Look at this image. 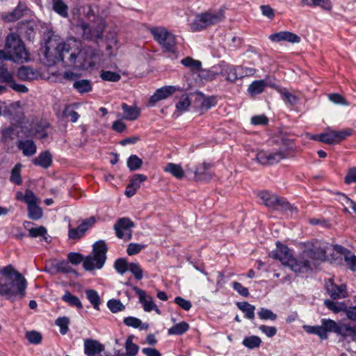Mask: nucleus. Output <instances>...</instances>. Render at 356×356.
<instances>
[{"label": "nucleus", "mask_w": 356, "mask_h": 356, "mask_svg": "<svg viewBox=\"0 0 356 356\" xmlns=\"http://www.w3.org/2000/svg\"><path fill=\"white\" fill-rule=\"evenodd\" d=\"M287 266L295 273L298 274L305 273L310 270L312 268V264L307 258L302 259V253L298 259L293 257Z\"/></svg>", "instance_id": "17"}, {"label": "nucleus", "mask_w": 356, "mask_h": 356, "mask_svg": "<svg viewBox=\"0 0 356 356\" xmlns=\"http://www.w3.org/2000/svg\"><path fill=\"white\" fill-rule=\"evenodd\" d=\"M191 100L189 99L188 95L184 94L182 95L176 104V110L179 113L177 114L179 115L180 113L186 111L191 105Z\"/></svg>", "instance_id": "41"}, {"label": "nucleus", "mask_w": 356, "mask_h": 356, "mask_svg": "<svg viewBox=\"0 0 356 356\" xmlns=\"http://www.w3.org/2000/svg\"><path fill=\"white\" fill-rule=\"evenodd\" d=\"M26 287L24 277L11 265L0 268V296L12 300L23 298Z\"/></svg>", "instance_id": "2"}, {"label": "nucleus", "mask_w": 356, "mask_h": 356, "mask_svg": "<svg viewBox=\"0 0 356 356\" xmlns=\"http://www.w3.org/2000/svg\"><path fill=\"white\" fill-rule=\"evenodd\" d=\"M122 108L124 113V116L122 117L124 120L134 121L136 120L140 115V110L136 106H129L123 103L122 104Z\"/></svg>", "instance_id": "30"}, {"label": "nucleus", "mask_w": 356, "mask_h": 356, "mask_svg": "<svg viewBox=\"0 0 356 356\" xmlns=\"http://www.w3.org/2000/svg\"><path fill=\"white\" fill-rule=\"evenodd\" d=\"M47 232V229L43 226L33 227L29 229V236L32 238L42 236L45 241H48Z\"/></svg>", "instance_id": "49"}, {"label": "nucleus", "mask_w": 356, "mask_h": 356, "mask_svg": "<svg viewBox=\"0 0 356 356\" xmlns=\"http://www.w3.org/2000/svg\"><path fill=\"white\" fill-rule=\"evenodd\" d=\"M277 250L270 252V257L279 260L282 265L288 266L293 257L290 250L285 245H281L279 242L277 243Z\"/></svg>", "instance_id": "19"}, {"label": "nucleus", "mask_w": 356, "mask_h": 356, "mask_svg": "<svg viewBox=\"0 0 356 356\" xmlns=\"http://www.w3.org/2000/svg\"><path fill=\"white\" fill-rule=\"evenodd\" d=\"M351 134L352 130L350 129L340 131L328 130L324 133L314 136L313 138L328 145H332L339 143L345 140L348 136H350Z\"/></svg>", "instance_id": "12"}, {"label": "nucleus", "mask_w": 356, "mask_h": 356, "mask_svg": "<svg viewBox=\"0 0 356 356\" xmlns=\"http://www.w3.org/2000/svg\"><path fill=\"white\" fill-rule=\"evenodd\" d=\"M325 307L334 314L344 312L346 310L347 304L345 302H339L332 300H325L324 301Z\"/></svg>", "instance_id": "31"}, {"label": "nucleus", "mask_w": 356, "mask_h": 356, "mask_svg": "<svg viewBox=\"0 0 356 356\" xmlns=\"http://www.w3.org/2000/svg\"><path fill=\"white\" fill-rule=\"evenodd\" d=\"M242 343L249 349H254L261 346V340L258 336L252 335L244 338Z\"/></svg>", "instance_id": "45"}, {"label": "nucleus", "mask_w": 356, "mask_h": 356, "mask_svg": "<svg viewBox=\"0 0 356 356\" xmlns=\"http://www.w3.org/2000/svg\"><path fill=\"white\" fill-rule=\"evenodd\" d=\"M108 309L113 313H117L124 309V306L119 300L112 299L107 302Z\"/></svg>", "instance_id": "56"}, {"label": "nucleus", "mask_w": 356, "mask_h": 356, "mask_svg": "<svg viewBox=\"0 0 356 356\" xmlns=\"http://www.w3.org/2000/svg\"><path fill=\"white\" fill-rule=\"evenodd\" d=\"M62 300L68 303L70 306L76 307L78 309H82L83 305L78 297L72 295L69 291H66L62 297Z\"/></svg>", "instance_id": "43"}, {"label": "nucleus", "mask_w": 356, "mask_h": 356, "mask_svg": "<svg viewBox=\"0 0 356 356\" xmlns=\"http://www.w3.org/2000/svg\"><path fill=\"white\" fill-rule=\"evenodd\" d=\"M1 134V141L4 143H8L14 139V130L11 127L3 129Z\"/></svg>", "instance_id": "61"}, {"label": "nucleus", "mask_w": 356, "mask_h": 356, "mask_svg": "<svg viewBox=\"0 0 356 356\" xmlns=\"http://www.w3.org/2000/svg\"><path fill=\"white\" fill-rule=\"evenodd\" d=\"M6 50L8 51L11 60L24 62L29 60V54L24 44L17 34L10 33L6 38Z\"/></svg>", "instance_id": "6"}, {"label": "nucleus", "mask_w": 356, "mask_h": 356, "mask_svg": "<svg viewBox=\"0 0 356 356\" xmlns=\"http://www.w3.org/2000/svg\"><path fill=\"white\" fill-rule=\"evenodd\" d=\"M29 10L24 3L19 2L17 7L11 12L4 15L3 19L7 22H13L29 14Z\"/></svg>", "instance_id": "23"}, {"label": "nucleus", "mask_w": 356, "mask_h": 356, "mask_svg": "<svg viewBox=\"0 0 356 356\" xmlns=\"http://www.w3.org/2000/svg\"><path fill=\"white\" fill-rule=\"evenodd\" d=\"M154 40L167 51H174L176 45L175 35L164 27H154L151 29Z\"/></svg>", "instance_id": "10"}, {"label": "nucleus", "mask_w": 356, "mask_h": 356, "mask_svg": "<svg viewBox=\"0 0 356 356\" xmlns=\"http://www.w3.org/2000/svg\"><path fill=\"white\" fill-rule=\"evenodd\" d=\"M39 54L46 65L62 62L65 66L82 70L93 68L98 58V54L94 49L83 47L80 41L73 38L63 41L56 36L46 42L40 49Z\"/></svg>", "instance_id": "1"}, {"label": "nucleus", "mask_w": 356, "mask_h": 356, "mask_svg": "<svg viewBox=\"0 0 356 356\" xmlns=\"http://www.w3.org/2000/svg\"><path fill=\"white\" fill-rule=\"evenodd\" d=\"M81 28L83 29V35L87 39H97L101 38L102 36L103 31L104 29V23L102 20H100L99 24H98L97 27L92 30L90 25L87 24H83L81 25Z\"/></svg>", "instance_id": "25"}, {"label": "nucleus", "mask_w": 356, "mask_h": 356, "mask_svg": "<svg viewBox=\"0 0 356 356\" xmlns=\"http://www.w3.org/2000/svg\"><path fill=\"white\" fill-rule=\"evenodd\" d=\"M25 337L30 343L35 345L40 343L42 339L41 333L35 330L27 331Z\"/></svg>", "instance_id": "50"}, {"label": "nucleus", "mask_w": 356, "mask_h": 356, "mask_svg": "<svg viewBox=\"0 0 356 356\" xmlns=\"http://www.w3.org/2000/svg\"><path fill=\"white\" fill-rule=\"evenodd\" d=\"M48 126L49 124L47 122H33L30 130V134L38 138H46L47 136L46 129L48 127Z\"/></svg>", "instance_id": "27"}, {"label": "nucleus", "mask_w": 356, "mask_h": 356, "mask_svg": "<svg viewBox=\"0 0 356 356\" xmlns=\"http://www.w3.org/2000/svg\"><path fill=\"white\" fill-rule=\"evenodd\" d=\"M330 245L328 243L315 241L304 243L302 249V259L307 258L311 261H325L326 259V252L328 250Z\"/></svg>", "instance_id": "7"}, {"label": "nucleus", "mask_w": 356, "mask_h": 356, "mask_svg": "<svg viewBox=\"0 0 356 356\" xmlns=\"http://www.w3.org/2000/svg\"><path fill=\"white\" fill-rule=\"evenodd\" d=\"M258 196L268 207L277 210H294L297 212L296 209L293 208L285 199L270 194L268 191H261Z\"/></svg>", "instance_id": "11"}, {"label": "nucleus", "mask_w": 356, "mask_h": 356, "mask_svg": "<svg viewBox=\"0 0 356 356\" xmlns=\"http://www.w3.org/2000/svg\"><path fill=\"white\" fill-rule=\"evenodd\" d=\"M225 19V10L222 8L217 10H208L195 15L190 24L193 32L200 31L208 26L215 25Z\"/></svg>", "instance_id": "4"}, {"label": "nucleus", "mask_w": 356, "mask_h": 356, "mask_svg": "<svg viewBox=\"0 0 356 356\" xmlns=\"http://www.w3.org/2000/svg\"><path fill=\"white\" fill-rule=\"evenodd\" d=\"M22 167L21 163H17L11 170L10 181L16 185H20L22 183L21 177Z\"/></svg>", "instance_id": "44"}, {"label": "nucleus", "mask_w": 356, "mask_h": 356, "mask_svg": "<svg viewBox=\"0 0 356 356\" xmlns=\"http://www.w3.org/2000/svg\"><path fill=\"white\" fill-rule=\"evenodd\" d=\"M134 222L128 218H121L114 225V229L118 238L130 240L132 236L131 228Z\"/></svg>", "instance_id": "15"}, {"label": "nucleus", "mask_w": 356, "mask_h": 356, "mask_svg": "<svg viewBox=\"0 0 356 356\" xmlns=\"http://www.w3.org/2000/svg\"><path fill=\"white\" fill-rule=\"evenodd\" d=\"M278 91L281 95L282 99L289 105L293 106L298 102V97L289 92L286 88H280Z\"/></svg>", "instance_id": "46"}, {"label": "nucleus", "mask_w": 356, "mask_h": 356, "mask_svg": "<svg viewBox=\"0 0 356 356\" xmlns=\"http://www.w3.org/2000/svg\"><path fill=\"white\" fill-rule=\"evenodd\" d=\"M86 296L88 301L93 306V308L99 310L101 300L98 293L94 289H87L86 291Z\"/></svg>", "instance_id": "40"}, {"label": "nucleus", "mask_w": 356, "mask_h": 356, "mask_svg": "<svg viewBox=\"0 0 356 356\" xmlns=\"http://www.w3.org/2000/svg\"><path fill=\"white\" fill-rule=\"evenodd\" d=\"M258 316L259 318L263 321L270 320L273 321H275L277 317V314L273 313L271 310L266 308H261L258 312Z\"/></svg>", "instance_id": "54"}, {"label": "nucleus", "mask_w": 356, "mask_h": 356, "mask_svg": "<svg viewBox=\"0 0 356 356\" xmlns=\"http://www.w3.org/2000/svg\"><path fill=\"white\" fill-rule=\"evenodd\" d=\"M321 323V325H304L302 328L307 334L317 335L322 340L328 338V332H334L344 339L349 337L356 342V325L337 323L330 318H322Z\"/></svg>", "instance_id": "3"}, {"label": "nucleus", "mask_w": 356, "mask_h": 356, "mask_svg": "<svg viewBox=\"0 0 356 356\" xmlns=\"http://www.w3.org/2000/svg\"><path fill=\"white\" fill-rule=\"evenodd\" d=\"M302 3L309 6H321L325 10H330L332 8L329 0H302Z\"/></svg>", "instance_id": "47"}, {"label": "nucleus", "mask_w": 356, "mask_h": 356, "mask_svg": "<svg viewBox=\"0 0 356 356\" xmlns=\"http://www.w3.org/2000/svg\"><path fill=\"white\" fill-rule=\"evenodd\" d=\"M124 348L126 356H136L139 350V346L133 343V336L128 337L125 341Z\"/></svg>", "instance_id": "42"}, {"label": "nucleus", "mask_w": 356, "mask_h": 356, "mask_svg": "<svg viewBox=\"0 0 356 356\" xmlns=\"http://www.w3.org/2000/svg\"><path fill=\"white\" fill-rule=\"evenodd\" d=\"M268 38L273 42H287L292 44L299 43L300 38L290 31H280L269 35Z\"/></svg>", "instance_id": "22"}, {"label": "nucleus", "mask_w": 356, "mask_h": 356, "mask_svg": "<svg viewBox=\"0 0 356 356\" xmlns=\"http://www.w3.org/2000/svg\"><path fill=\"white\" fill-rule=\"evenodd\" d=\"M327 292L333 299H343L348 296L347 286L345 284L337 285L332 280H330L325 284Z\"/></svg>", "instance_id": "18"}, {"label": "nucleus", "mask_w": 356, "mask_h": 356, "mask_svg": "<svg viewBox=\"0 0 356 356\" xmlns=\"http://www.w3.org/2000/svg\"><path fill=\"white\" fill-rule=\"evenodd\" d=\"M142 164V160L136 155L130 156L127 160V166L131 171L139 169Z\"/></svg>", "instance_id": "53"}, {"label": "nucleus", "mask_w": 356, "mask_h": 356, "mask_svg": "<svg viewBox=\"0 0 356 356\" xmlns=\"http://www.w3.org/2000/svg\"><path fill=\"white\" fill-rule=\"evenodd\" d=\"M69 319L67 317H60L56 319V325L60 327L62 334H65L68 331Z\"/></svg>", "instance_id": "60"}, {"label": "nucleus", "mask_w": 356, "mask_h": 356, "mask_svg": "<svg viewBox=\"0 0 356 356\" xmlns=\"http://www.w3.org/2000/svg\"><path fill=\"white\" fill-rule=\"evenodd\" d=\"M133 290L138 295L139 301L142 304L143 309L147 312L155 311L158 314H161L160 309L154 304L151 296L146 294L145 291L137 286H134Z\"/></svg>", "instance_id": "16"}, {"label": "nucleus", "mask_w": 356, "mask_h": 356, "mask_svg": "<svg viewBox=\"0 0 356 356\" xmlns=\"http://www.w3.org/2000/svg\"><path fill=\"white\" fill-rule=\"evenodd\" d=\"M129 264L124 259H118L115 261L114 268L116 271L123 275L129 270Z\"/></svg>", "instance_id": "55"}, {"label": "nucleus", "mask_w": 356, "mask_h": 356, "mask_svg": "<svg viewBox=\"0 0 356 356\" xmlns=\"http://www.w3.org/2000/svg\"><path fill=\"white\" fill-rule=\"evenodd\" d=\"M267 86V83L264 80H257L253 81L248 88V92L254 96L261 94Z\"/></svg>", "instance_id": "32"}, {"label": "nucleus", "mask_w": 356, "mask_h": 356, "mask_svg": "<svg viewBox=\"0 0 356 356\" xmlns=\"http://www.w3.org/2000/svg\"><path fill=\"white\" fill-rule=\"evenodd\" d=\"M259 330L264 333L267 337H273L277 334V328L273 326H267L261 325L259 327Z\"/></svg>", "instance_id": "62"}, {"label": "nucleus", "mask_w": 356, "mask_h": 356, "mask_svg": "<svg viewBox=\"0 0 356 356\" xmlns=\"http://www.w3.org/2000/svg\"><path fill=\"white\" fill-rule=\"evenodd\" d=\"M37 72L27 66L19 67L17 72V77L22 81H30L36 79Z\"/></svg>", "instance_id": "29"}, {"label": "nucleus", "mask_w": 356, "mask_h": 356, "mask_svg": "<svg viewBox=\"0 0 356 356\" xmlns=\"http://www.w3.org/2000/svg\"><path fill=\"white\" fill-rule=\"evenodd\" d=\"M53 10L63 17L68 16V7L63 0H52Z\"/></svg>", "instance_id": "37"}, {"label": "nucleus", "mask_w": 356, "mask_h": 356, "mask_svg": "<svg viewBox=\"0 0 356 356\" xmlns=\"http://www.w3.org/2000/svg\"><path fill=\"white\" fill-rule=\"evenodd\" d=\"M344 260L351 270H356V256L354 254L346 250L344 253Z\"/></svg>", "instance_id": "58"}, {"label": "nucleus", "mask_w": 356, "mask_h": 356, "mask_svg": "<svg viewBox=\"0 0 356 356\" xmlns=\"http://www.w3.org/2000/svg\"><path fill=\"white\" fill-rule=\"evenodd\" d=\"M95 218L94 217H90L84 220L76 228H70L68 232L69 238L73 240H78L81 238L85 234L86 231L95 223Z\"/></svg>", "instance_id": "20"}, {"label": "nucleus", "mask_w": 356, "mask_h": 356, "mask_svg": "<svg viewBox=\"0 0 356 356\" xmlns=\"http://www.w3.org/2000/svg\"><path fill=\"white\" fill-rule=\"evenodd\" d=\"M100 77L104 81L112 82H117L121 79L120 74L115 72L106 70H102L101 72Z\"/></svg>", "instance_id": "51"}, {"label": "nucleus", "mask_w": 356, "mask_h": 356, "mask_svg": "<svg viewBox=\"0 0 356 356\" xmlns=\"http://www.w3.org/2000/svg\"><path fill=\"white\" fill-rule=\"evenodd\" d=\"M238 308L245 314V317L248 319L254 318L255 307L247 302H237Z\"/></svg>", "instance_id": "38"}, {"label": "nucleus", "mask_w": 356, "mask_h": 356, "mask_svg": "<svg viewBox=\"0 0 356 356\" xmlns=\"http://www.w3.org/2000/svg\"><path fill=\"white\" fill-rule=\"evenodd\" d=\"M123 322L126 325H127L129 327H132L134 328H137V327H139L140 326H141V327H140L141 330H146L148 327L147 324L142 325V322L140 319L133 317V316H129V317L124 318L123 320Z\"/></svg>", "instance_id": "48"}, {"label": "nucleus", "mask_w": 356, "mask_h": 356, "mask_svg": "<svg viewBox=\"0 0 356 356\" xmlns=\"http://www.w3.org/2000/svg\"><path fill=\"white\" fill-rule=\"evenodd\" d=\"M137 280H140L143 277V271L138 264L130 263L129 270Z\"/></svg>", "instance_id": "57"}, {"label": "nucleus", "mask_w": 356, "mask_h": 356, "mask_svg": "<svg viewBox=\"0 0 356 356\" xmlns=\"http://www.w3.org/2000/svg\"><path fill=\"white\" fill-rule=\"evenodd\" d=\"M175 302L177 305H179L181 308H182L183 309H184L186 311L190 310L192 307L191 302L189 300H186L179 296L176 297L175 298Z\"/></svg>", "instance_id": "64"}, {"label": "nucleus", "mask_w": 356, "mask_h": 356, "mask_svg": "<svg viewBox=\"0 0 356 356\" xmlns=\"http://www.w3.org/2000/svg\"><path fill=\"white\" fill-rule=\"evenodd\" d=\"M33 162L35 165L47 168L51 165L52 162L51 155L48 152H42L36 157Z\"/></svg>", "instance_id": "33"}, {"label": "nucleus", "mask_w": 356, "mask_h": 356, "mask_svg": "<svg viewBox=\"0 0 356 356\" xmlns=\"http://www.w3.org/2000/svg\"><path fill=\"white\" fill-rule=\"evenodd\" d=\"M107 248L103 241L96 242L93 245V250L91 254L87 256L83 260V268L88 271L95 269H101L106 261Z\"/></svg>", "instance_id": "5"}, {"label": "nucleus", "mask_w": 356, "mask_h": 356, "mask_svg": "<svg viewBox=\"0 0 356 356\" xmlns=\"http://www.w3.org/2000/svg\"><path fill=\"white\" fill-rule=\"evenodd\" d=\"M179 90V87L173 86H167L159 88L154 95L150 97L149 104L154 106L156 102L165 99L172 95L175 91Z\"/></svg>", "instance_id": "21"}, {"label": "nucleus", "mask_w": 356, "mask_h": 356, "mask_svg": "<svg viewBox=\"0 0 356 356\" xmlns=\"http://www.w3.org/2000/svg\"><path fill=\"white\" fill-rule=\"evenodd\" d=\"M189 329V325L185 321L180 322L174 325L168 330L169 335H181L186 332Z\"/></svg>", "instance_id": "36"}, {"label": "nucleus", "mask_w": 356, "mask_h": 356, "mask_svg": "<svg viewBox=\"0 0 356 356\" xmlns=\"http://www.w3.org/2000/svg\"><path fill=\"white\" fill-rule=\"evenodd\" d=\"M17 147L22 151L24 156H30L36 152V145L30 140H20L17 144Z\"/></svg>", "instance_id": "28"}, {"label": "nucleus", "mask_w": 356, "mask_h": 356, "mask_svg": "<svg viewBox=\"0 0 356 356\" xmlns=\"http://www.w3.org/2000/svg\"><path fill=\"white\" fill-rule=\"evenodd\" d=\"M16 199L27 204L28 216L30 219L38 220L42 218L43 212L39 207L40 200L32 191L26 189L24 193L21 191L17 192Z\"/></svg>", "instance_id": "8"}, {"label": "nucleus", "mask_w": 356, "mask_h": 356, "mask_svg": "<svg viewBox=\"0 0 356 356\" xmlns=\"http://www.w3.org/2000/svg\"><path fill=\"white\" fill-rule=\"evenodd\" d=\"M15 75L13 70H9L5 65H0V83L7 85L15 91L26 92L28 88L24 85L17 83Z\"/></svg>", "instance_id": "14"}, {"label": "nucleus", "mask_w": 356, "mask_h": 356, "mask_svg": "<svg viewBox=\"0 0 356 356\" xmlns=\"http://www.w3.org/2000/svg\"><path fill=\"white\" fill-rule=\"evenodd\" d=\"M209 167V165L206 163L197 167L194 172L195 179L200 181H208L211 179V175L207 171Z\"/></svg>", "instance_id": "35"}, {"label": "nucleus", "mask_w": 356, "mask_h": 356, "mask_svg": "<svg viewBox=\"0 0 356 356\" xmlns=\"http://www.w3.org/2000/svg\"><path fill=\"white\" fill-rule=\"evenodd\" d=\"M145 245L138 243H130L127 249V252L129 255H134L139 253Z\"/></svg>", "instance_id": "63"}, {"label": "nucleus", "mask_w": 356, "mask_h": 356, "mask_svg": "<svg viewBox=\"0 0 356 356\" xmlns=\"http://www.w3.org/2000/svg\"><path fill=\"white\" fill-rule=\"evenodd\" d=\"M209 77L213 80L220 75L225 81L234 83L238 80L236 65H233L225 61L213 66L208 72Z\"/></svg>", "instance_id": "9"}, {"label": "nucleus", "mask_w": 356, "mask_h": 356, "mask_svg": "<svg viewBox=\"0 0 356 356\" xmlns=\"http://www.w3.org/2000/svg\"><path fill=\"white\" fill-rule=\"evenodd\" d=\"M73 88L79 94H86L92 90V83L88 79H76L73 83Z\"/></svg>", "instance_id": "26"}, {"label": "nucleus", "mask_w": 356, "mask_h": 356, "mask_svg": "<svg viewBox=\"0 0 356 356\" xmlns=\"http://www.w3.org/2000/svg\"><path fill=\"white\" fill-rule=\"evenodd\" d=\"M238 79L245 76H250L254 74L256 70L252 67L236 65Z\"/></svg>", "instance_id": "52"}, {"label": "nucleus", "mask_w": 356, "mask_h": 356, "mask_svg": "<svg viewBox=\"0 0 356 356\" xmlns=\"http://www.w3.org/2000/svg\"><path fill=\"white\" fill-rule=\"evenodd\" d=\"M84 353L87 356H95L96 355L102 353L104 349V346L99 341L92 339H86L84 340Z\"/></svg>", "instance_id": "24"}, {"label": "nucleus", "mask_w": 356, "mask_h": 356, "mask_svg": "<svg viewBox=\"0 0 356 356\" xmlns=\"http://www.w3.org/2000/svg\"><path fill=\"white\" fill-rule=\"evenodd\" d=\"M181 63L186 67L189 68L193 72H198L201 70L202 63L198 60L193 59L191 57H186L181 60Z\"/></svg>", "instance_id": "39"}, {"label": "nucleus", "mask_w": 356, "mask_h": 356, "mask_svg": "<svg viewBox=\"0 0 356 356\" xmlns=\"http://www.w3.org/2000/svg\"><path fill=\"white\" fill-rule=\"evenodd\" d=\"M147 179V177L143 174H136L133 176L130 180L129 184L131 187L134 189H138L140 187V184Z\"/></svg>", "instance_id": "59"}, {"label": "nucleus", "mask_w": 356, "mask_h": 356, "mask_svg": "<svg viewBox=\"0 0 356 356\" xmlns=\"http://www.w3.org/2000/svg\"><path fill=\"white\" fill-rule=\"evenodd\" d=\"M288 156V152L284 149L271 151H259L256 156L257 161L262 165H273Z\"/></svg>", "instance_id": "13"}, {"label": "nucleus", "mask_w": 356, "mask_h": 356, "mask_svg": "<svg viewBox=\"0 0 356 356\" xmlns=\"http://www.w3.org/2000/svg\"><path fill=\"white\" fill-rule=\"evenodd\" d=\"M164 170L170 173L172 176L178 179H181L184 176V172L181 165L172 163H169L166 165Z\"/></svg>", "instance_id": "34"}]
</instances>
